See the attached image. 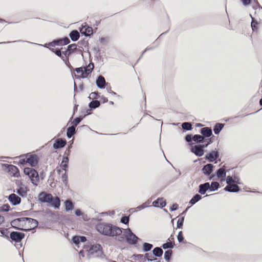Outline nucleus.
<instances>
[{
	"mask_svg": "<svg viewBox=\"0 0 262 262\" xmlns=\"http://www.w3.org/2000/svg\"><path fill=\"white\" fill-rule=\"evenodd\" d=\"M38 222L36 220L31 218H20L13 220L11 225L22 230H30L34 229L37 226Z\"/></svg>",
	"mask_w": 262,
	"mask_h": 262,
	"instance_id": "f257e3e1",
	"label": "nucleus"
},
{
	"mask_svg": "<svg viewBox=\"0 0 262 262\" xmlns=\"http://www.w3.org/2000/svg\"><path fill=\"white\" fill-rule=\"evenodd\" d=\"M97 231L102 234L110 236L120 235L121 229L115 226L109 224H100L97 227Z\"/></svg>",
	"mask_w": 262,
	"mask_h": 262,
	"instance_id": "f03ea898",
	"label": "nucleus"
},
{
	"mask_svg": "<svg viewBox=\"0 0 262 262\" xmlns=\"http://www.w3.org/2000/svg\"><path fill=\"white\" fill-rule=\"evenodd\" d=\"M71 41L70 38L65 36L63 37L57 38L53 39L52 41L49 42L48 43H46L44 45H40V46L46 48H49L50 47H54L55 46H64L69 45Z\"/></svg>",
	"mask_w": 262,
	"mask_h": 262,
	"instance_id": "7ed1b4c3",
	"label": "nucleus"
},
{
	"mask_svg": "<svg viewBox=\"0 0 262 262\" xmlns=\"http://www.w3.org/2000/svg\"><path fill=\"white\" fill-rule=\"evenodd\" d=\"M62 49H63L62 47L60 48H49L50 51L54 53L57 56L59 57L63 61L65 66H71L70 63L69 58L67 55H66L65 50L62 51Z\"/></svg>",
	"mask_w": 262,
	"mask_h": 262,
	"instance_id": "20e7f679",
	"label": "nucleus"
},
{
	"mask_svg": "<svg viewBox=\"0 0 262 262\" xmlns=\"http://www.w3.org/2000/svg\"><path fill=\"white\" fill-rule=\"evenodd\" d=\"M24 172L26 175L29 176L32 184L35 186L37 185L39 182V177L38 173L35 170L27 167L24 168Z\"/></svg>",
	"mask_w": 262,
	"mask_h": 262,
	"instance_id": "39448f33",
	"label": "nucleus"
},
{
	"mask_svg": "<svg viewBox=\"0 0 262 262\" xmlns=\"http://www.w3.org/2000/svg\"><path fill=\"white\" fill-rule=\"evenodd\" d=\"M79 30L82 35L85 37H91L94 35L93 28L86 23H84L79 28Z\"/></svg>",
	"mask_w": 262,
	"mask_h": 262,
	"instance_id": "423d86ee",
	"label": "nucleus"
},
{
	"mask_svg": "<svg viewBox=\"0 0 262 262\" xmlns=\"http://www.w3.org/2000/svg\"><path fill=\"white\" fill-rule=\"evenodd\" d=\"M66 51V55L69 58L75 53H80L81 52V49L77 48V45L75 43L68 45L66 48H63Z\"/></svg>",
	"mask_w": 262,
	"mask_h": 262,
	"instance_id": "0eeeda50",
	"label": "nucleus"
},
{
	"mask_svg": "<svg viewBox=\"0 0 262 262\" xmlns=\"http://www.w3.org/2000/svg\"><path fill=\"white\" fill-rule=\"evenodd\" d=\"M93 68L91 67H81L75 70V75L78 77L84 78L92 71Z\"/></svg>",
	"mask_w": 262,
	"mask_h": 262,
	"instance_id": "6e6552de",
	"label": "nucleus"
},
{
	"mask_svg": "<svg viewBox=\"0 0 262 262\" xmlns=\"http://www.w3.org/2000/svg\"><path fill=\"white\" fill-rule=\"evenodd\" d=\"M124 235H125L128 243L130 244H134L137 242L138 237L129 229H124Z\"/></svg>",
	"mask_w": 262,
	"mask_h": 262,
	"instance_id": "1a4fd4ad",
	"label": "nucleus"
},
{
	"mask_svg": "<svg viewBox=\"0 0 262 262\" xmlns=\"http://www.w3.org/2000/svg\"><path fill=\"white\" fill-rule=\"evenodd\" d=\"M52 200V195L51 194H47L46 192H42L38 195V200L43 203H50Z\"/></svg>",
	"mask_w": 262,
	"mask_h": 262,
	"instance_id": "9d476101",
	"label": "nucleus"
},
{
	"mask_svg": "<svg viewBox=\"0 0 262 262\" xmlns=\"http://www.w3.org/2000/svg\"><path fill=\"white\" fill-rule=\"evenodd\" d=\"M38 157L36 155H31L27 158V161L31 166H35L38 162Z\"/></svg>",
	"mask_w": 262,
	"mask_h": 262,
	"instance_id": "9b49d317",
	"label": "nucleus"
},
{
	"mask_svg": "<svg viewBox=\"0 0 262 262\" xmlns=\"http://www.w3.org/2000/svg\"><path fill=\"white\" fill-rule=\"evenodd\" d=\"M24 237V234L20 232H13L10 234V237L12 239L16 241H20Z\"/></svg>",
	"mask_w": 262,
	"mask_h": 262,
	"instance_id": "f8f14e48",
	"label": "nucleus"
},
{
	"mask_svg": "<svg viewBox=\"0 0 262 262\" xmlns=\"http://www.w3.org/2000/svg\"><path fill=\"white\" fill-rule=\"evenodd\" d=\"M101 252V246L99 244L93 245L88 251L89 255L99 254Z\"/></svg>",
	"mask_w": 262,
	"mask_h": 262,
	"instance_id": "ddd939ff",
	"label": "nucleus"
},
{
	"mask_svg": "<svg viewBox=\"0 0 262 262\" xmlns=\"http://www.w3.org/2000/svg\"><path fill=\"white\" fill-rule=\"evenodd\" d=\"M69 35L71 40L74 42L77 41L80 38L79 32L76 29L72 30Z\"/></svg>",
	"mask_w": 262,
	"mask_h": 262,
	"instance_id": "4468645a",
	"label": "nucleus"
},
{
	"mask_svg": "<svg viewBox=\"0 0 262 262\" xmlns=\"http://www.w3.org/2000/svg\"><path fill=\"white\" fill-rule=\"evenodd\" d=\"M9 201L14 205H18L20 203L21 199L15 194H11L9 196Z\"/></svg>",
	"mask_w": 262,
	"mask_h": 262,
	"instance_id": "2eb2a0df",
	"label": "nucleus"
},
{
	"mask_svg": "<svg viewBox=\"0 0 262 262\" xmlns=\"http://www.w3.org/2000/svg\"><path fill=\"white\" fill-rule=\"evenodd\" d=\"M76 44L77 45V48L81 49V51L84 50L83 47H84V48L88 49L89 45L88 41L85 40V39H81Z\"/></svg>",
	"mask_w": 262,
	"mask_h": 262,
	"instance_id": "dca6fc26",
	"label": "nucleus"
},
{
	"mask_svg": "<svg viewBox=\"0 0 262 262\" xmlns=\"http://www.w3.org/2000/svg\"><path fill=\"white\" fill-rule=\"evenodd\" d=\"M192 151L198 156H202L204 154L203 148L199 146H194L192 147Z\"/></svg>",
	"mask_w": 262,
	"mask_h": 262,
	"instance_id": "f3484780",
	"label": "nucleus"
},
{
	"mask_svg": "<svg viewBox=\"0 0 262 262\" xmlns=\"http://www.w3.org/2000/svg\"><path fill=\"white\" fill-rule=\"evenodd\" d=\"M86 241V238L84 236H75L73 237V242L76 246L79 247L80 242Z\"/></svg>",
	"mask_w": 262,
	"mask_h": 262,
	"instance_id": "a211bd4d",
	"label": "nucleus"
},
{
	"mask_svg": "<svg viewBox=\"0 0 262 262\" xmlns=\"http://www.w3.org/2000/svg\"><path fill=\"white\" fill-rule=\"evenodd\" d=\"M29 189L26 186L21 185L17 189V192L21 196H24L26 195Z\"/></svg>",
	"mask_w": 262,
	"mask_h": 262,
	"instance_id": "6ab92c4d",
	"label": "nucleus"
},
{
	"mask_svg": "<svg viewBox=\"0 0 262 262\" xmlns=\"http://www.w3.org/2000/svg\"><path fill=\"white\" fill-rule=\"evenodd\" d=\"M66 141L61 139H58L53 145V147L55 149L61 148L65 146Z\"/></svg>",
	"mask_w": 262,
	"mask_h": 262,
	"instance_id": "aec40b11",
	"label": "nucleus"
},
{
	"mask_svg": "<svg viewBox=\"0 0 262 262\" xmlns=\"http://www.w3.org/2000/svg\"><path fill=\"white\" fill-rule=\"evenodd\" d=\"M152 205L156 207H163L165 206L166 202L163 199H158L152 203Z\"/></svg>",
	"mask_w": 262,
	"mask_h": 262,
	"instance_id": "412c9836",
	"label": "nucleus"
},
{
	"mask_svg": "<svg viewBox=\"0 0 262 262\" xmlns=\"http://www.w3.org/2000/svg\"><path fill=\"white\" fill-rule=\"evenodd\" d=\"M225 190L230 192H236L238 190V187L234 183L227 185L225 188Z\"/></svg>",
	"mask_w": 262,
	"mask_h": 262,
	"instance_id": "4be33fe9",
	"label": "nucleus"
},
{
	"mask_svg": "<svg viewBox=\"0 0 262 262\" xmlns=\"http://www.w3.org/2000/svg\"><path fill=\"white\" fill-rule=\"evenodd\" d=\"M259 23L255 18H252L251 27L253 32H257L258 30Z\"/></svg>",
	"mask_w": 262,
	"mask_h": 262,
	"instance_id": "5701e85b",
	"label": "nucleus"
},
{
	"mask_svg": "<svg viewBox=\"0 0 262 262\" xmlns=\"http://www.w3.org/2000/svg\"><path fill=\"white\" fill-rule=\"evenodd\" d=\"M50 205L55 208H59L60 205V201L58 197H52L51 202L49 203Z\"/></svg>",
	"mask_w": 262,
	"mask_h": 262,
	"instance_id": "b1692460",
	"label": "nucleus"
},
{
	"mask_svg": "<svg viewBox=\"0 0 262 262\" xmlns=\"http://www.w3.org/2000/svg\"><path fill=\"white\" fill-rule=\"evenodd\" d=\"M213 165L208 164L205 165L203 168V171L204 174L209 175L212 171Z\"/></svg>",
	"mask_w": 262,
	"mask_h": 262,
	"instance_id": "393cba45",
	"label": "nucleus"
},
{
	"mask_svg": "<svg viewBox=\"0 0 262 262\" xmlns=\"http://www.w3.org/2000/svg\"><path fill=\"white\" fill-rule=\"evenodd\" d=\"M218 157V153L216 151H212L208 155L206 156V158L208 159L210 161H213L215 160Z\"/></svg>",
	"mask_w": 262,
	"mask_h": 262,
	"instance_id": "a878e982",
	"label": "nucleus"
},
{
	"mask_svg": "<svg viewBox=\"0 0 262 262\" xmlns=\"http://www.w3.org/2000/svg\"><path fill=\"white\" fill-rule=\"evenodd\" d=\"M65 210L67 211L72 210L74 208L73 203L70 200H67L64 202Z\"/></svg>",
	"mask_w": 262,
	"mask_h": 262,
	"instance_id": "bb28decb",
	"label": "nucleus"
},
{
	"mask_svg": "<svg viewBox=\"0 0 262 262\" xmlns=\"http://www.w3.org/2000/svg\"><path fill=\"white\" fill-rule=\"evenodd\" d=\"M210 185L208 183H206L203 185H201L200 186V190L199 192L200 193L202 194H204L206 190L209 188Z\"/></svg>",
	"mask_w": 262,
	"mask_h": 262,
	"instance_id": "cd10ccee",
	"label": "nucleus"
},
{
	"mask_svg": "<svg viewBox=\"0 0 262 262\" xmlns=\"http://www.w3.org/2000/svg\"><path fill=\"white\" fill-rule=\"evenodd\" d=\"M105 82V81L104 78L101 76H99L96 81L97 86L100 88H102L104 87Z\"/></svg>",
	"mask_w": 262,
	"mask_h": 262,
	"instance_id": "c85d7f7f",
	"label": "nucleus"
},
{
	"mask_svg": "<svg viewBox=\"0 0 262 262\" xmlns=\"http://www.w3.org/2000/svg\"><path fill=\"white\" fill-rule=\"evenodd\" d=\"M201 133L206 137H210L212 134V130L208 127H205L202 129Z\"/></svg>",
	"mask_w": 262,
	"mask_h": 262,
	"instance_id": "c756f323",
	"label": "nucleus"
},
{
	"mask_svg": "<svg viewBox=\"0 0 262 262\" xmlns=\"http://www.w3.org/2000/svg\"><path fill=\"white\" fill-rule=\"evenodd\" d=\"M153 254L157 256H161L163 254V251L160 248H155L153 251Z\"/></svg>",
	"mask_w": 262,
	"mask_h": 262,
	"instance_id": "7c9ffc66",
	"label": "nucleus"
},
{
	"mask_svg": "<svg viewBox=\"0 0 262 262\" xmlns=\"http://www.w3.org/2000/svg\"><path fill=\"white\" fill-rule=\"evenodd\" d=\"M92 50L94 51V53L95 54V57L98 58H99L101 59V57L100 56V50L99 47H93Z\"/></svg>",
	"mask_w": 262,
	"mask_h": 262,
	"instance_id": "2f4dec72",
	"label": "nucleus"
},
{
	"mask_svg": "<svg viewBox=\"0 0 262 262\" xmlns=\"http://www.w3.org/2000/svg\"><path fill=\"white\" fill-rule=\"evenodd\" d=\"M75 133V127L71 126L68 128L67 130V136L68 138H71Z\"/></svg>",
	"mask_w": 262,
	"mask_h": 262,
	"instance_id": "473e14b6",
	"label": "nucleus"
},
{
	"mask_svg": "<svg viewBox=\"0 0 262 262\" xmlns=\"http://www.w3.org/2000/svg\"><path fill=\"white\" fill-rule=\"evenodd\" d=\"M68 162L69 159L67 157H64L63 158L62 161L61 162V166L64 170H66V168L68 167Z\"/></svg>",
	"mask_w": 262,
	"mask_h": 262,
	"instance_id": "72a5a7b5",
	"label": "nucleus"
},
{
	"mask_svg": "<svg viewBox=\"0 0 262 262\" xmlns=\"http://www.w3.org/2000/svg\"><path fill=\"white\" fill-rule=\"evenodd\" d=\"M217 176L219 178H224L226 176V172L224 169L222 168L219 169L217 172Z\"/></svg>",
	"mask_w": 262,
	"mask_h": 262,
	"instance_id": "f704fd0d",
	"label": "nucleus"
},
{
	"mask_svg": "<svg viewBox=\"0 0 262 262\" xmlns=\"http://www.w3.org/2000/svg\"><path fill=\"white\" fill-rule=\"evenodd\" d=\"M110 38L109 37H101L99 38V41L103 45H106L108 42Z\"/></svg>",
	"mask_w": 262,
	"mask_h": 262,
	"instance_id": "c9c22d12",
	"label": "nucleus"
},
{
	"mask_svg": "<svg viewBox=\"0 0 262 262\" xmlns=\"http://www.w3.org/2000/svg\"><path fill=\"white\" fill-rule=\"evenodd\" d=\"M201 199V195L199 194H196L195 196H194L191 200H190V203L192 204H195L196 202H197L198 201H199Z\"/></svg>",
	"mask_w": 262,
	"mask_h": 262,
	"instance_id": "e433bc0d",
	"label": "nucleus"
},
{
	"mask_svg": "<svg viewBox=\"0 0 262 262\" xmlns=\"http://www.w3.org/2000/svg\"><path fill=\"white\" fill-rule=\"evenodd\" d=\"M242 3V5L245 7H247L249 6L252 3V0H239Z\"/></svg>",
	"mask_w": 262,
	"mask_h": 262,
	"instance_id": "4c0bfd02",
	"label": "nucleus"
},
{
	"mask_svg": "<svg viewBox=\"0 0 262 262\" xmlns=\"http://www.w3.org/2000/svg\"><path fill=\"white\" fill-rule=\"evenodd\" d=\"M223 127V125L222 124H216L214 128V132L215 134H217L222 129Z\"/></svg>",
	"mask_w": 262,
	"mask_h": 262,
	"instance_id": "58836bf2",
	"label": "nucleus"
},
{
	"mask_svg": "<svg viewBox=\"0 0 262 262\" xmlns=\"http://www.w3.org/2000/svg\"><path fill=\"white\" fill-rule=\"evenodd\" d=\"M153 49L152 47H147L142 53L141 55L140 56V57H139V58L137 59V60L136 61V62L133 64V63L131 64V66H136L137 63V62H138V61L140 59V58L142 57V56H143V55L148 50H152Z\"/></svg>",
	"mask_w": 262,
	"mask_h": 262,
	"instance_id": "ea45409f",
	"label": "nucleus"
},
{
	"mask_svg": "<svg viewBox=\"0 0 262 262\" xmlns=\"http://www.w3.org/2000/svg\"><path fill=\"white\" fill-rule=\"evenodd\" d=\"M152 247L151 244L145 243L143 244V249L144 251H148L151 249Z\"/></svg>",
	"mask_w": 262,
	"mask_h": 262,
	"instance_id": "a19ab883",
	"label": "nucleus"
},
{
	"mask_svg": "<svg viewBox=\"0 0 262 262\" xmlns=\"http://www.w3.org/2000/svg\"><path fill=\"white\" fill-rule=\"evenodd\" d=\"M183 128L187 130L191 129V124L188 122L183 123L182 125Z\"/></svg>",
	"mask_w": 262,
	"mask_h": 262,
	"instance_id": "79ce46f5",
	"label": "nucleus"
},
{
	"mask_svg": "<svg viewBox=\"0 0 262 262\" xmlns=\"http://www.w3.org/2000/svg\"><path fill=\"white\" fill-rule=\"evenodd\" d=\"M27 158H28V156L25 157H21L19 158V161L17 162L18 164H24L27 163Z\"/></svg>",
	"mask_w": 262,
	"mask_h": 262,
	"instance_id": "37998d69",
	"label": "nucleus"
},
{
	"mask_svg": "<svg viewBox=\"0 0 262 262\" xmlns=\"http://www.w3.org/2000/svg\"><path fill=\"white\" fill-rule=\"evenodd\" d=\"M99 102L98 101H94L90 103V106L92 108H96L99 106Z\"/></svg>",
	"mask_w": 262,
	"mask_h": 262,
	"instance_id": "c03bdc74",
	"label": "nucleus"
},
{
	"mask_svg": "<svg viewBox=\"0 0 262 262\" xmlns=\"http://www.w3.org/2000/svg\"><path fill=\"white\" fill-rule=\"evenodd\" d=\"M162 247L165 249H167V248H172L173 244L171 242H169L164 244L162 245Z\"/></svg>",
	"mask_w": 262,
	"mask_h": 262,
	"instance_id": "a18cd8bd",
	"label": "nucleus"
},
{
	"mask_svg": "<svg viewBox=\"0 0 262 262\" xmlns=\"http://www.w3.org/2000/svg\"><path fill=\"white\" fill-rule=\"evenodd\" d=\"M171 251L170 250H167L165 252L164 254V258L166 260H168L171 256Z\"/></svg>",
	"mask_w": 262,
	"mask_h": 262,
	"instance_id": "49530a36",
	"label": "nucleus"
},
{
	"mask_svg": "<svg viewBox=\"0 0 262 262\" xmlns=\"http://www.w3.org/2000/svg\"><path fill=\"white\" fill-rule=\"evenodd\" d=\"M204 137L201 135H195L193 137V140L195 141L201 142L203 140Z\"/></svg>",
	"mask_w": 262,
	"mask_h": 262,
	"instance_id": "de8ad7c7",
	"label": "nucleus"
},
{
	"mask_svg": "<svg viewBox=\"0 0 262 262\" xmlns=\"http://www.w3.org/2000/svg\"><path fill=\"white\" fill-rule=\"evenodd\" d=\"M226 183L227 185H230L234 183V180L231 177L228 176L226 178Z\"/></svg>",
	"mask_w": 262,
	"mask_h": 262,
	"instance_id": "09e8293b",
	"label": "nucleus"
},
{
	"mask_svg": "<svg viewBox=\"0 0 262 262\" xmlns=\"http://www.w3.org/2000/svg\"><path fill=\"white\" fill-rule=\"evenodd\" d=\"M219 184L217 182H213L211 184V187L212 190L217 189L219 187Z\"/></svg>",
	"mask_w": 262,
	"mask_h": 262,
	"instance_id": "8fccbe9b",
	"label": "nucleus"
},
{
	"mask_svg": "<svg viewBox=\"0 0 262 262\" xmlns=\"http://www.w3.org/2000/svg\"><path fill=\"white\" fill-rule=\"evenodd\" d=\"M183 221H184V218L182 217L181 219H179L178 220V222H177V226L178 228H180L181 227V226H182L183 225Z\"/></svg>",
	"mask_w": 262,
	"mask_h": 262,
	"instance_id": "3c124183",
	"label": "nucleus"
},
{
	"mask_svg": "<svg viewBox=\"0 0 262 262\" xmlns=\"http://www.w3.org/2000/svg\"><path fill=\"white\" fill-rule=\"evenodd\" d=\"M129 221V217L127 216L123 217L121 219V222L124 224H127Z\"/></svg>",
	"mask_w": 262,
	"mask_h": 262,
	"instance_id": "603ef678",
	"label": "nucleus"
},
{
	"mask_svg": "<svg viewBox=\"0 0 262 262\" xmlns=\"http://www.w3.org/2000/svg\"><path fill=\"white\" fill-rule=\"evenodd\" d=\"M19 41L29 42V41H24V40H15V41H13L1 42H0V44L10 43H11V42H19Z\"/></svg>",
	"mask_w": 262,
	"mask_h": 262,
	"instance_id": "864d4df0",
	"label": "nucleus"
},
{
	"mask_svg": "<svg viewBox=\"0 0 262 262\" xmlns=\"http://www.w3.org/2000/svg\"><path fill=\"white\" fill-rule=\"evenodd\" d=\"M178 239L179 242H182L183 239V235H182V233L181 231H180L178 235Z\"/></svg>",
	"mask_w": 262,
	"mask_h": 262,
	"instance_id": "5fc2aeb1",
	"label": "nucleus"
},
{
	"mask_svg": "<svg viewBox=\"0 0 262 262\" xmlns=\"http://www.w3.org/2000/svg\"><path fill=\"white\" fill-rule=\"evenodd\" d=\"M67 180L68 176L66 174V172H65V173L62 176V180L64 183H67Z\"/></svg>",
	"mask_w": 262,
	"mask_h": 262,
	"instance_id": "6e6d98bb",
	"label": "nucleus"
},
{
	"mask_svg": "<svg viewBox=\"0 0 262 262\" xmlns=\"http://www.w3.org/2000/svg\"><path fill=\"white\" fill-rule=\"evenodd\" d=\"M252 3H254L255 5V6H257L258 8H261V6L259 4L257 0H252Z\"/></svg>",
	"mask_w": 262,
	"mask_h": 262,
	"instance_id": "4d7b16f0",
	"label": "nucleus"
},
{
	"mask_svg": "<svg viewBox=\"0 0 262 262\" xmlns=\"http://www.w3.org/2000/svg\"><path fill=\"white\" fill-rule=\"evenodd\" d=\"M0 23H8V24H11L17 23V22H8V21H7L6 20H5L4 19L0 18Z\"/></svg>",
	"mask_w": 262,
	"mask_h": 262,
	"instance_id": "13d9d810",
	"label": "nucleus"
},
{
	"mask_svg": "<svg viewBox=\"0 0 262 262\" xmlns=\"http://www.w3.org/2000/svg\"><path fill=\"white\" fill-rule=\"evenodd\" d=\"M9 169L12 170V171H16L18 172V169L16 167L12 166V165H9Z\"/></svg>",
	"mask_w": 262,
	"mask_h": 262,
	"instance_id": "bf43d9fd",
	"label": "nucleus"
},
{
	"mask_svg": "<svg viewBox=\"0 0 262 262\" xmlns=\"http://www.w3.org/2000/svg\"><path fill=\"white\" fill-rule=\"evenodd\" d=\"M178 207V205L177 204H173L170 208V210L171 211L176 210V209H177Z\"/></svg>",
	"mask_w": 262,
	"mask_h": 262,
	"instance_id": "052dcab7",
	"label": "nucleus"
},
{
	"mask_svg": "<svg viewBox=\"0 0 262 262\" xmlns=\"http://www.w3.org/2000/svg\"><path fill=\"white\" fill-rule=\"evenodd\" d=\"M95 23L93 25L94 27H97L100 24L101 20H95Z\"/></svg>",
	"mask_w": 262,
	"mask_h": 262,
	"instance_id": "680f3d73",
	"label": "nucleus"
},
{
	"mask_svg": "<svg viewBox=\"0 0 262 262\" xmlns=\"http://www.w3.org/2000/svg\"><path fill=\"white\" fill-rule=\"evenodd\" d=\"M75 213L77 216H80L82 215V213L79 209H76L75 211Z\"/></svg>",
	"mask_w": 262,
	"mask_h": 262,
	"instance_id": "e2e57ef3",
	"label": "nucleus"
},
{
	"mask_svg": "<svg viewBox=\"0 0 262 262\" xmlns=\"http://www.w3.org/2000/svg\"><path fill=\"white\" fill-rule=\"evenodd\" d=\"M169 30H170V28H169L168 29L167 31H166L165 32L162 33L159 36H161L163 35H165L166 34H167L169 32Z\"/></svg>",
	"mask_w": 262,
	"mask_h": 262,
	"instance_id": "0e129e2a",
	"label": "nucleus"
},
{
	"mask_svg": "<svg viewBox=\"0 0 262 262\" xmlns=\"http://www.w3.org/2000/svg\"><path fill=\"white\" fill-rule=\"evenodd\" d=\"M186 140L187 141L189 142L191 140V137L189 136H187L186 137Z\"/></svg>",
	"mask_w": 262,
	"mask_h": 262,
	"instance_id": "69168bd1",
	"label": "nucleus"
},
{
	"mask_svg": "<svg viewBox=\"0 0 262 262\" xmlns=\"http://www.w3.org/2000/svg\"><path fill=\"white\" fill-rule=\"evenodd\" d=\"M4 221L3 216L0 215V224H2Z\"/></svg>",
	"mask_w": 262,
	"mask_h": 262,
	"instance_id": "338daca9",
	"label": "nucleus"
},
{
	"mask_svg": "<svg viewBox=\"0 0 262 262\" xmlns=\"http://www.w3.org/2000/svg\"><path fill=\"white\" fill-rule=\"evenodd\" d=\"M97 29H98L97 27H95L93 29V32H94V34L95 33L97 32Z\"/></svg>",
	"mask_w": 262,
	"mask_h": 262,
	"instance_id": "774afa93",
	"label": "nucleus"
}]
</instances>
